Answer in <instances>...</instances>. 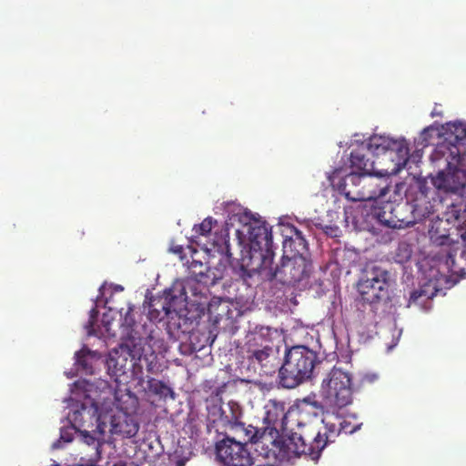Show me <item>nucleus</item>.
Masks as SVG:
<instances>
[{"mask_svg": "<svg viewBox=\"0 0 466 466\" xmlns=\"http://www.w3.org/2000/svg\"><path fill=\"white\" fill-rule=\"evenodd\" d=\"M218 418L213 420L214 427L218 431L222 428L229 427L235 430L237 433L243 435V443L248 445V442L257 445L255 448L258 455L262 457L268 461V459L263 455L267 450H271V441H279L273 439L272 436L267 433V429L262 431L257 427L252 425L245 426V423L239 421L241 410L238 404L228 402L226 407H220L218 410Z\"/></svg>", "mask_w": 466, "mask_h": 466, "instance_id": "obj_5", "label": "nucleus"}, {"mask_svg": "<svg viewBox=\"0 0 466 466\" xmlns=\"http://www.w3.org/2000/svg\"><path fill=\"white\" fill-rule=\"evenodd\" d=\"M432 297L429 295L424 289L414 290L410 293L408 306L410 307L412 304H422Z\"/></svg>", "mask_w": 466, "mask_h": 466, "instance_id": "obj_33", "label": "nucleus"}, {"mask_svg": "<svg viewBox=\"0 0 466 466\" xmlns=\"http://www.w3.org/2000/svg\"><path fill=\"white\" fill-rule=\"evenodd\" d=\"M367 152L369 151L367 149L366 144H361L358 147L352 149L350 152V167L353 169V171L359 173H367L375 170V162L371 161L367 157Z\"/></svg>", "mask_w": 466, "mask_h": 466, "instance_id": "obj_24", "label": "nucleus"}, {"mask_svg": "<svg viewBox=\"0 0 466 466\" xmlns=\"http://www.w3.org/2000/svg\"><path fill=\"white\" fill-rule=\"evenodd\" d=\"M67 409L66 420L76 431L84 435L101 433L102 405L82 403L81 405H72V408Z\"/></svg>", "mask_w": 466, "mask_h": 466, "instance_id": "obj_12", "label": "nucleus"}, {"mask_svg": "<svg viewBox=\"0 0 466 466\" xmlns=\"http://www.w3.org/2000/svg\"><path fill=\"white\" fill-rule=\"evenodd\" d=\"M217 224V220L211 217L206 218L200 224L195 225L193 228L194 238L200 236L208 237L213 228V226Z\"/></svg>", "mask_w": 466, "mask_h": 466, "instance_id": "obj_32", "label": "nucleus"}, {"mask_svg": "<svg viewBox=\"0 0 466 466\" xmlns=\"http://www.w3.org/2000/svg\"><path fill=\"white\" fill-rule=\"evenodd\" d=\"M248 240L250 243V250L252 252L251 258H254L258 254L260 262L257 268H253L251 269H247L244 266L240 267L239 276L244 281H248V279L252 278L258 268H270V265L273 263L274 257V252L271 249V230L266 226L258 225L250 227L248 229Z\"/></svg>", "mask_w": 466, "mask_h": 466, "instance_id": "obj_8", "label": "nucleus"}, {"mask_svg": "<svg viewBox=\"0 0 466 466\" xmlns=\"http://www.w3.org/2000/svg\"><path fill=\"white\" fill-rule=\"evenodd\" d=\"M411 206L410 213L415 218V224L422 221L433 213V206L431 205L429 198L414 197L407 198Z\"/></svg>", "mask_w": 466, "mask_h": 466, "instance_id": "obj_26", "label": "nucleus"}, {"mask_svg": "<svg viewBox=\"0 0 466 466\" xmlns=\"http://www.w3.org/2000/svg\"><path fill=\"white\" fill-rule=\"evenodd\" d=\"M60 440H65V441H71V439H69V438H66V437L64 436V434H63V431H60Z\"/></svg>", "mask_w": 466, "mask_h": 466, "instance_id": "obj_41", "label": "nucleus"}, {"mask_svg": "<svg viewBox=\"0 0 466 466\" xmlns=\"http://www.w3.org/2000/svg\"><path fill=\"white\" fill-rule=\"evenodd\" d=\"M383 168L379 171L362 173L360 190L351 193L360 201H369L382 198L389 192V177Z\"/></svg>", "mask_w": 466, "mask_h": 466, "instance_id": "obj_14", "label": "nucleus"}, {"mask_svg": "<svg viewBox=\"0 0 466 466\" xmlns=\"http://www.w3.org/2000/svg\"><path fill=\"white\" fill-rule=\"evenodd\" d=\"M431 241L438 246L451 245L453 239L451 238V234H439L438 230L430 231Z\"/></svg>", "mask_w": 466, "mask_h": 466, "instance_id": "obj_34", "label": "nucleus"}, {"mask_svg": "<svg viewBox=\"0 0 466 466\" xmlns=\"http://www.w3.org/2000/svg\"><path fill=\"white\" fill-rule=\"evenodd\" d=\"M340 422H341V427H340L341 433H345V434L354 433L355 431L360 430L362 425V423L352 424L350 420H348L347 419H344L342 417H340Z\"/></svg>", "mask_w": 466, "mask_h": 466, "instance_id": "obj_36", "label": "nucleus"}, {"mask_svg": "<svg viewBox=\"0 0 466 466\" xmlns=\"http://www.w3.org/2000/svg\"><path fill=\"white\" fill-rule=\"evenodd\" d=\"M362 173L351 171L347 175L342 174V169H335L329 177L331 187L337 190L339 194L345 196V198L350 201L358 202L353 195L354 191L360 190Z\"/></svg>", "mask_w": 466, "mask_h": 466, "instance_id": "obj_18", "label": "nucleus"}, {"mask_svg": "<svg viewBox=\"0 0 466 466\" xmlns=\"http://www.w3.org/2000/svg\"><path fill=\"white\" fill-rule=\"evenodd\" d=\"M445 192L455 195L458 198L452 201L444 213L445 220L448 224H452L460 238L466 242V186L461 189L441 188Z\"/></svg>", "mask_w": 466, "mask_h": 466, "instance_id": "obj_16", "label": "nucleus"}, {"mask_svg": "<svg viewBox=\"0 0 466 466\" xmlns=\"http://www.w3.org/2000/svg\"><path fill=\"white\" fill-rule=\"evenodd\" d=\"M132 311V307H128L121 323L123 333L127 337V342L135 343L132 335L136 333L137 337L144 339L141 341V345L151 346V341L154 339L153 330L147 329L146 324H137Z\"/></svg>", "mask_w": 466, "mask_h": 466, "instance_id": "obj_19", "label": "nucleus"}, {"mask_svg": "<svg viewBox=\"0 0 466 466\" xmlns=\"http://www.w3.org/2000/svg\"><path fill=\"white\" fill-rule=\"evenodd\" d=\"M321 422L322 428L319 430L322 439L326 441V445L333 443L341 433L340 416L335 413H328L324 415Z\"/></svg>", "mask_w": 466, "mask_h": 466, "instance_id": "obj_25", "label": "nucleus"}, {"mask_svg": "<svg viewBox=\"0 0 466 466\" xmlns=\"http://www.w3.org/2000/svg\"><path fill=\"white\" fill-rule=\"evenodd\" d=\"M95 354L86 348L81 349L76 353V366L78 371L85 374H94Z\"/></svg>", "mask_w": 466, "mask_h": 466, "instance_id": "obj_27", "label": "nucleus"}, {"mask_svg": "<svg viewBox=\"0 0 466 466\" xmlns=\"http://www.w3.org/2000/svg\"><path fill=\"white\" fill-rule=\"evenodd\" d=\"M173 252L176 254H180L183 252V248L181 246L175 247L172 248Z\"/></svg>", "mask_w": 466, "mask_h": 466, "instance_id": "obj_38", "label": "nucleus"}, {"mask_svg": "<svg viewBox=\"0 0 466 466\" xmlns=\"http://www.w3.org/2000/svg\"><path fill=\"white\" fill-rule=\"evenodd\" d=\"M258 268V271L267 272L271 279H275L280 283L289 286H294L309 276L310 271V262L304 256H288L282 258L279 265L273 268Z\"/></svg>", "mask_w": 466, "mask_h": 466, "instance_id": "obj_11", "label": "nucleus"}, {"mask_svg": "<svg viewBox=\"0 0 466 466\" xmlns=\"http://www.w3.org/2000/svg\"><path fill=\"white\" fill-rule=\"evenodd\" d=\"M389 272L378 266L367 268L357 289L364 303L377 304L389 299Z\"/></svg>", "mask_w": 466, "mask_h": 466, "instance_id": "obj_9", "label": "nucleus"}, {"mask_svg": "<svg viewBox=\"0 0 466 466\" xmlns=\"http://www.w3.org/2000/svg\"><path fill=\"white\" fill-rule=\"evenodd\" d=\"M287 417L286 403L281 400H270L266 406L265 422L268 425L267 431L269 430V435L272 431L278 434V427L284 426V420Z\"/></svg>", "mask_w": 466, "mask_h": 466, "instance_id": "obj_23", "label": "nucleus"}, {"mask_svg": "<svg viewBox=\"0 0 466 466\" xmlns=\"http://www.w3.org/2000/svg\"><path fill=\"white\" fill-rule=\"evenodd\" d=\"M377 379H378V376L376 374H366L363 376V378L361 380V383H362V385L371 384L374 381H376Z\"/></svg>", "mask_w": 466, "mask_h": 466, "instance_id": "obj_37", "label": "nucleus"}, {"mask_svg": "<svg viewBox=\"0 0 466 466\" xmlns=\"http://www.w3.org/2000/svg\"><path fill=\"white\" fill-rule=\"evenodd\" d=\"M248 360L253 365L259 367V373L265 376H271L280 368V358L278 349L266 345L262 348L249 349L248 350Z\"/></svg>", "mask_w": 466, "mask_h": 466, "instance_id": "obj_17", "label": "nucleus"}, {"mask_svg": "<svg viewBox=\"0 0 466 466\" xmlns=\"http://www.w3.org/2000/svg\"><path fill=\"white\" fill-rule=\"evenodd\" d=\"M299 431L292 432L286 440L271 441L272 449L267 450L263 455L268 463H275L286 458L294 456H309L318 460L326 448V441L322 439L320 430L312 424L299 423Z\"/></svg>", "mask_w": 466, "mask_h": 466, "instance_id": "obj_3", "label": "nucleus"}, {"mask_svg": "<svg viewBox=\"0 0 466 466\" xmlns=\"http://www.w3.org/2000/svg\"><path fill=\"white\" fill-rule=\"evenodd\" d=\"M218 459L226 466H251L253 459L245 443L226 437L216 445Z\"/></svg>", "mask_w": 466, "mask_h": 466, "instance_id": "obj_13", "label": "nucleus"}, {"mask_svg": "<svg viewBox=\"0 0 466 466\" xmlns=\"http://www.w3.org/2000/svg\"><path fill=\"white\" fill-rule=\"evenodd\" d=\"M318 363L316 352L306 346L288 349L279 370V384L285 389H295L311 379Z\"/></svg>", "mask_w": 466, "mask_h": 466, "instance_id": "obj_4", "label": "nucleus"}, {"mask_svg": "<svg viewBox=\"0 0 466 466\" xmlns=\"http://www.w3.org/2000/svg\"><path fill=\"white\" fill-rule=\"evenodd\" d=\"M198 267L199 268H198V270H197V271H206V269H205V267H206V266H205V265H203L201 262H197V268H198Z\"/></svg>", "mask_w": 466, "mask_h": 466, "instance_id": "obj_39", "label": "nucleus"}, {"mask_svg": "<svg viewBox=\"0 0 466 466\" xmlns=\"http://www.w3.org/2000/svg\"><path fill=\"white\" fill-rule=\"evenodd\" d=\"M366 145L372 156L377 157L387 156L391 161V167L383 168L384 175L397 174L408 161L409 148L405 140L374 135L369 138Z\"/></svg>", "mask_w": 466, "mask_h": 466, "instance_id": "obj_7", "label": "nucleus"}, {"mask_svg": "<svg viewBox=\"0 0 466 466\" xmlns=\"http://www.w3.org/2000/svg\"><path fill=\"white\" fill-rule=\"evenodd\" d=\"M427 181L424 178L417 179L412 185H410L406 192V198H414V197H423L428 198V193L430 187L427 185Z\"/></svg>", "mask_w": 466, "mask_h": 466, "instance_id": "obj_31", "label": "nucleus"}, {"mask_svg": "<svg viewBox=\"0 0 466 466\" xmlns=\"http://www.w3.org/2000/svg\"><path fill=\"white\" fill-rule=\"evenodd\" d=\"M441 115H442V114H441V111H439V110H437V108H436V107H435V108L432 110V112H431V116H441Z\"/></svg>", "mask_w": 466, "mask_h": 466, "instance_id": "obj_40", "label": "nucleus"}, {"mask_svg": "<svg viewBox=\"0 0 466 466\" xmlns=\"http://www.w3.org/2000/svg\"><path fill=\"white\" fill-rule=\"evenodd\" d=\"M227 257L228 258L231 257V253L229 252L228 246H227Z\"/></svg>", "mask_w": 466, "mask_h": 466, "instance_id": "obj_43", "label": "nucleus"}, {"mask_svg": "<svg viewBox=\"0 0 466 466\" xmlns=\"http://www.w3.org/2000/svg\"><path fill=\"white\" fill-rule=\"evenodd\" d=\"M352 393L351 375L340 368L334 367L322 381V401L330 410H339L351 404Z\"/></svg>", "mask_w": 466, "mask_h": 466, "instance_id": "obj_6", "label": "nucleus"}, {"mask_svg": "<svg viewBox=\"0 0 466 466\" xmlns=\"http://www.w3.org/2000/svg\"><path fill=\"white\" fill-rule=\"evenodd\" d=\"M310 409L322 410L323 404L318 400H311L310 397L304 398L300 406V412H309Z\"/></svg>", "mask_w": 466, "mask_h": 466, "instance_id": "obj_35", "label": "nucleus"}, {"mask_svg": "<svg viewBox=\"0 0 466 466\" xmlns=\"http://www.w3.org/2000/svg\"><path fill=\"white\" fill-rule=\"evenodd\" d=\"M102 420L101 434L108 431L111 434L130 439L135 437L139 430V423L136 417L119 409L112 401L102 403Z\"/></svg>", "mask_w": 466, "mask_h": 466, "instance_id": "obj_10", "label": "nucleus"}, {"mask_svg": "<svg viewBox=\"0 0 466 466\" xmlns=\"http://www.w3.org/2000/svg\"><path fill=\"white\" fill-rule=\"evenodd\" d=\"M147 384L148 390L153 394L163 398H167V396L174 398L173 390L162 380H158L150 377L147 380Z\"/></svg>", "mask_w": 466, "mask_h": 466, "instance_id": "obj_29", "label": "nucleus"}, {"mask_svg": "<svg viewBox=\"0 0 466 466\" xmlns=\"http://www.w3.org/2000/svg\"><path fill=\"white\" fill-rule=\"evenodd\" d=\"M132 338L135 339V343L127 342L126 346L110 351L106 364L108 373L115 377L116 381H118L131 370L133 379L137 380V384L143 385L145 382L143 363L150 374H158L161 369L152 347L141 345L144 339H140L136 333H133Z\"/></svg>", "mask_w": 466, "mask_h": 466, "instance_id": "obj_2", "label": "nucleus"}, {"mask_svg": "<svg viewBox=\"0 0 466 466\" xmlns=\"http://www.w3.org/2000/svg\"><path fill=\"white\" fill-rule=\"evenodd\" d=\"M94 389V384L87 380H76L70 385L69 396L65 400V402L67 403L66 408H72V405H81L82 403H86V405L98 404L91 397Z\"/></svg>", "mask_w": 466, "mask_h": 466, "instance_id": "obj_21", "label": "nucleus"}, {"mask_svg": "<svg viewBox=\"0 0 466 466\" xmlns=\"http://www.w3.org/2000/svg\"><path fill=\"white\" fill-rule=\"evenodd\" d=\"M286 231L283 239L284 258L304 256L308 251V243L302 232L293 225H288Z\"/></svg>", "mask_w": 466, "mask_h": 466, "instance_id": "obj_20", "label": "nucleus"}, {"mask_svg": "<svg viewBox=\"0 0 466 466\" xmlns=\"http://www.w3.org/2000/svg\"><path fill=\"white\" fill-rule=\"evenodd\" d=\"M150 314L155 318H158L160 313L163 312L165 316H167L171 311L170 301H167V298L157 297L149 302Z\"/></svg>", "mask_w": 466, "mask_h": 466, "instance_id": "obj_30", "label": "nucleus"}, {"mask_svg": "<svg viewBox=\"0 0 466 466\" xmlns=\"http://www.w3.org/2000/svg\"><path fill=\"white\" fill-rule=\"evenodd\" d=\"M444 267L449 275L448 281L451 285L456 284L461 279L466 277V248L463 249L460 256L457 257L455 249L451 248L447 251Z\"/></svg>", "mask_w": 466, "mask_h": 466, "instance_id": "obj_22", "label": "nucleus"}, {"mask_svg": "<svg viewBox=\"0 0 466 466\" xmlns=\"http://www.w3.org/2000/svg\"><path fill=\"white\" fill-rule=\"evenodd\" d=\"M441 137L430 157L439 168L431 183L436 188H463L466 187V122L446 123L441 127Z\"/></svg>", "mask_w": 466, "mask_h": 466, "instance_id": "obj_1", "label": "nucleus"}, {"mask_svg": "<svg viewBox=\"0 0 466 466\" xmlns=\"http://www.w3.org/2000/svg\"><path fill=\"white\" fill-rule=\"evenodd\" d=\"M58 447V440L53 442L52 449H56Z\"/></svg>", "mask_w": 466, "mask_h": 466, "instance_id": "obj_42", "label": "nucleus"}, {"mask_svg": "<svg viewBox=\"0 0 466 466\" xmlns=\"http://www.w3.org/2000/svg\"><path fill=\"white\" fill-rule=\"evenodd\" d=\"M411 206L408 199L396 205L388 203L378 213L379 220L392 228H406L415 225V218L410 213Z\"/></svg>", "mask_w": 466, "mask_h": 466, "instance_id": "obj_15", "label": "nucleus"}, {"mask_svg": "<svg viewBox=\"0 0 466 466\" xmlns=\"http://www.w3.org/2000/svg\"><path fill=\"white\" fill-rule=\"evenodd\" d=\"M205 269L206 271H197V261H193L191 264V271L197 282L206 286L215 285L218 278L210 268L205 267Z\"/></svg>", "mask_w": 466, "mask_h": 466, "instance_id": "obj_28", "label": "nucleus"}]
</instances>
